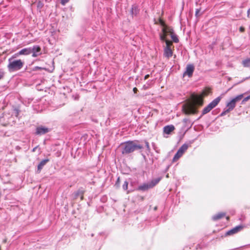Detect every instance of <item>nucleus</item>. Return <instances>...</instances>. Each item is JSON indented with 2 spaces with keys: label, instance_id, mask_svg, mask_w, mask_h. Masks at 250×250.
I'll return each instance as SVG.
<instances>
[{
  "label": "nucleus",
  "instance_id": "obj_18",
  "mask_svg": "<svg viewBox=\"0 0 250 250\" xmlns=\"http://www.w3.org/2000/svg\"><path fill=\"white\" fill-rule=\"evenodd\" d=\"M188 145L187 144H184L179 148L178 150L183 154L188 149Z\"/></svg>",
  "mask_w": 250,
  "mask_h": 250
},
{
  "label": "nucleus",
  "instance_id": "obj_26",
  "mask_svg": "<svg viewBox=\"0 0 250 250\" xmlns=\"http://www.w3.org/2000/svg\"><path fill=\"white\" fill-rule=\"evenodd\" d=\"M158 21H159V22L161 26H162L163 27V28H164V27H167V26L166 25V24H165V21H164L162 19L160 18V19H159V20H158Z\"/></svg>",
  "mask_w": 250,
  "mask_h": 250
},
{
  "label": "nucleus",
  "instance_id": "obj_2",
  "mask_svg": "<svg viewBox=\"0 0 250 250\" xmlns=\"http://www.w3.org/2000/svg\"><path fill=\"white\" fill-rule=\"evenodd\" d=\"M122 147V153L123 154H127L132 153L135 150L141 149L143 146L137 144L135 141H127L122 143L121 145Z\"/></svg>",
  "mask_w": 250,
  "mask_h": 250
},
{
  "label": "nucleus",
  "instance_id": "obj_15",
  "mask_svg": "<svg viewBox=\"0 0 250 250\" xmlns=\"http://www.w3.org/2000/svg\"><path fill=\"white\" fill-rule=\"evenodd\" d=\"M49 160L48 159H46L42 160L38 165V170L40 172L41 169L43 168V166L49 162Z\"/></svg>",
  "mask_w": 250,
  "mask_h": 250
},
{
  "label": "nucleus",
  "instance_id": "obj_3",
  "mask_svg": "<svg viewBox=\"0 0 250 250\" xmlns=\"http://www.w3.org/2000/svg\"><path fill=\"white\" fill-rule=\"evenodd\" d=\"M24 65V62L22 60L8 59V64L7 68L10 72H13L21 70Z\"/></svg>",
  "mask_w": 250,
  "mask_h": 250
},
{
  "label": "nucleus",
  "instance_id": "obj_28",
  "mask_svg": "<svg viewBox=\"0 0 250 250\" xmlns=\"http://www.w3.org/2000/svg\"><path fill=\"white\" fill-rule=\"evenodd\" d=\"M69 0H61V3L62 5H64Z\"/></svg>",
  "mask_w": 250,
  "mask_h": 250
},
{
  "label": "nucleus",
  "instance_id": "obj_35",
  "mask_svg": "<svg viewBox=\"0 0 250 250\" xmlns=\"http://www.w3.org/2000/svg\"><path fill=\"white\" fill-rule=\"evenodd\" d=\"M119 183H120V178H118L117 181H116V185H117V186H119Z\"/></svg>",
  "mask_w": 250,
  "mask_h": 250
},
{
  "label": "nucleus",
  "instance_id": "obj_10",
  "mask_svg": "<svg viewBox=\"0 0 250 250\" xmlns=\"http://www.w3.org/2000/svg\"><path fill=\"white\" fill-rule=\"evenodd\" d=\"M173 55V51L172 48L168 47H164V56L167 59L171 57Z\"/></svg>",
  "mask_w": 250,
  "mask_h": 250
},
{
  "label": "nucleus",
  "instance_id": "obj_8",
  "mask_svg": "<svg viewBox=\"0 0 250 250\" xmlns=\"http://www.w3.org/2000/svg\"><path fill=\"white\" fill-rule=\"evenodd\" d=\"M50 129L48 128L43 126H40L36 128V134L42 135L48 133Z\"/></svg>",
  "mask_w": 250,
  "mask_h": 250
},
{
  "label": "nucleus",
  "instance_id": "obj_14",
  "mask_svg": "<svg viewBox=\"0 0 250 250\" xmlns=\"http://www.w3.org/2000/svg\"><path fill=\"white\" fill-rule=\"evenodd\" d=\"M236 103L233 100H231L227 104V111H230L232 110L235 106Z\"/></svg>",
  "mask_w": 250,
  "mask_h": 250
},
{
  "label": "nucleus",
  "instance_id": "obj_38",
  "mask_svg": "<svg viewBox=\"0 0 250 250\" xmlns=\"http://www.w3.org/2000/svg\"><path fill=\"white\" fill-rule=\"evenodd\" d=\"M149 88V86H147V85L146 86V85H144L143 86V88H144V89H147V88Z\"/></svg>",
  "mask_w": 250,
  "mask_h": 250
},
{
  "label": "nucleus",
  "instance_id": "obj_44",
  "mask_svg": "<svg viewBox=\"0 0 250 250\" xmlns=\"http://www.w3.org/2000/svg\"><path fill=\"white\" fill-rule=\"evenodd\" d=\"M226 219H227V220H229V217H227L226 218Z\"/></svg>",
  "mask_w": 250,
  "mask_h": 250
},
{
  "label": "nucleus",
  "instance_id": "obj_13",
  "mask_svg": "<svg viewBox=\"0 0 250 250\" xmlns=\"http://www.w3.org/2000/svg\"><path fill=\"white\" fill-rule=\"evenodd\" d=\"M175 129L173 125H168L165 126L163 128L164 132L167 134H169Z\"/></svg>",
  "mask_w": 250,
  "mask_h": 250
},
{
  "label": "nucleus",
  "instance_id": "obj_20",
  "mask_svg": "<svg viewBox=\"0 0 250 250\" xmlns=\"http://www.w3.org/2000/svg\"><path fill=\"white\" fill-rule=\"evenodd\" d=\"M170 35H171V38L172 41L174 42L177 43L179 42V39L178 38V37L174 33L173 30H172V32L170 33Z\"/></svg>",
  "mask_w": 250,
  "mask_h": 250
},
{
  "label": "nucleus",
  "instance_id": "obj_16",
  "mask_svg": "<svg viewBox=\"0 0 250 250\" xmlns=\"http://www.w3.org/2000/svg\"><path fill=\"white\" fill-rule=\"evenodd\" d=\"M139 9L138 7L136 5H133L132 6L131 13L133 16H136L139 13Z\"/></svg>",
  "mask_w": 250,
  "mask_h": 250
},
{
  "label": "nucleus",
  "instance_id": "obj_29",
  "mask_svg": "<svg viewBox=\"0 0 250 250\" xmlns=\"http://www.w3.org/2000/svg\"><path fill=\"white\" fill-rule=\"evenodd\" d=\"M249 99H250V95L249 96H247L246 97H245L243 100V101H242V103H244V102H245L247 101H248Z\"/></svg>",
  "mask_w": 250,
  "mask_h": 250
},
{
  "label": "nucleus",
  "instance_id": "obj_25",
  "mask_svg": "<svg viewBox=\"0 0 250 250\" xmlns=\"http://www.w3.org/2000/svg\"><path fill=\"white\" fill-rule=\"evenodd\" d=\"M20 113V110L18 108H15L14 109V112L13 115H14L16 117H18Z\"/></svg>",
  "mask_w": 250,
  "mask_h": 250
},
{
  "label": "nucleus",
  "instance_id": "obj_34",
  "mask_svg": "<svg viewBox=\"0 0 250 250\" xmlns=\"http://www.w3.org/2000/svg\"><path fill=\"white\" fill-rule=\"evenodd\" d=\"M239 30L241 32H243L245 31V28L244 27L241 26L240 27Z\"/></svg>",
  "mask_w": 250,
  "mask_h": 250
},
{
  "label": "nucleus",
  "instance_id": "obj_33",
  "mask_svg": "<svg viewBox=\"0 0 250 250\" xmlns=\"http://www.w3.org/2000/svg\"><path fill=\"white\" fill-rule=\"evenodd\" d=\"M73 97L74 98V99H75V100H79V95H78V94H76V95H74V96H73Z\"/></svg>",
  "mask_w": 250,
  "mask_h": 250
},
{
  "label": "nucleus",
  "instance_id": "obj_31",
  "mask_svg": "<svg viewBox=\"0 0 250 250\" xmlns=\"http://www.w3.org/2000/svg\"><path fill=\"white\" fill-rule=\"evenodd\" d=\"M17 53L13 55L11 58L9 59H12V60H14V59L19 56V55H17Z\"/></svg>",
  "mask_w": 250,
  "mask_h": 250
},
{
  "label": "nucleus",
  "instance_id": "obj_40",
  "mask_svg": "<svg viewBox=\"0 0 250 250\" xmlns=\"http://www.w3.org/2000/svg\"><path fill=\"white\" fill-rule=\"evenodd\" d=\"M37 147H38V146H36L34 148H33L32 150V152H35L36 151V150L37 149Z\"/></svg>",
  "mask_w": 250,
  "mask_h": 250
},
{
  "label": "nucleus",
  "instance_id": "obj_32",
  "mask_svg": "<svg viewBox=\"0 0 250 250\" xmlns=\"http://www.w3.org/2000/svg\"><path fill=\"white\" fill-rule=\"evenodd\" d=\"M229 111H227V109L225 110L224 111H223L221 114V116L225 115L227 113L229 112Z\"/></svg>",
  "mask_w": 250,
  "mask_h": 250
},
{
  "label": "nucleus",
  "instance_id": "obj_39",
  "mask_svg": "<svg viewBox=\"0 0 250 250\" xmlns=\"http://www.w3.org/2000/svg\"><path fill=\"white\" fill-rule=\"evenodd\" d=\"M149 75L148 74L146 75L145 76V78H144V79H145V80H146L147 79H148V77H149Z\"/></svg>",
  "mask_w": 250,
  "mask_h": 250
},
{
  "label": "nucleus",
  "instance_id": "obj_4",
  "mask_svg": "<svg viewBox=\"0 0 250 250\" xmlns=\"http://www.w3.org/2000/svg\"><path fill=\"white\" fill-rule=\"evenodd\" d=\"M160 181V178H157L152 180L151 182L147 183H144L138 187L137 189L141 191H146L153 188Z\"/></svg>",
  "mask_w": 250,
  "mask_h": 250
},
{
  "label": "nucleus",
  "instance_id": "obj_9",
  "mask_svg": "<svg viewBox=\"0 0 250 250\" xmlns=\"http://www.w3.org/2000/svg\"><path fill=\"white\" fill-rule=\"evenodd\" d=\"M41 48L39 45H34L31 48V53H32V56L33 57H36L38 56L40 53Z\"/></svg>",
  "mask_w": 250,
  "mask_h": 250
},
{
  "label": "nucleus",
  "instance_id": "obj_7",
  "mask_svg": "<svg viewBox=\"0 0 250 250\" xmlns=\"http://www.w3.org/2000/svg\"><path fill=\"white\" fill-rule=\"evenodd\" d=\"M172 29L170 27H164L162 29V33L160 34V38L161 41H164L166 40L167 36L168 34L172 32Z\"/></svg>",
  "mask_w": 250,
  "mask_h": 250
},
{
  "label": "nucleus",
  "instance_id": "obj_41",
  "mask_svg": "<svg viewBox=\"0 0 250 250\" xmlns=\"http://www.w3.org/2000/svg\"><path fill=\"white\" fill-rule=\"evenodd\" d=\"M146 146L147 148H149V143L147 142H146Z\"/></svg>",
  "mask_w": 250,
  "mask_h": 250
},
{
  "label": "nucleus",
  "instance_id": "obj_23",
  "mask_svg": "<svg viewBox=\"0 0 250 250\" xmlns=\"http://www.w3.org/2000/svg\"><path fill=\"white\" fill-rule=\"evenodd\" d=\"M164 42H165L166 44V46L165 47H168V48H172V46H173V43L171 41H170L166 39V40H164Z\"/></svg>",
  "mask_w": 250,
  "mask_h": 250
},
{
  "label": "nucleus",
  "instance_id": "obj_24",
  "mask_svg": "<svg viewBox=\"0 0 250 250\" xmlns=\"http://www.w3.org/2000/svg\"><path fill=\"white\" fill-rule=\"evenodd\" d=\"M243 97V95L240 94V95L237 96L233 99H232V100H233L234 102V103H236L237 102L241 100L242 99Z\"/></svg>",
  "mask_w": 250,
  "mask_h": 250
},
{
  "label": "nucleus",
  "instance_id": "obj_37",
  "mask_svg": "<svg viewBox=\"0 0 250 250\" xmlns=\"http://www.w3.org/2000/svg\"><path fill=\"white\" fill-rule=\"evenodd\" d=\"M133 91L134 92V93H136L138 91V89L136 87H134L133 88Z\"/></svg>",
  "mask_w": 250,
  "mask_h": 250
},
{
  "label": "nucleus",
  "instance_id": "obj_11",
  "mask_svg": "<svg viewBox=\"0 0 250 250\" xmlns=\"http://www.w3.org/2000/svg\"><path fill=\"white\" fill-rule=\"evenodd\" d=\"M31 53V48H25L17 53V55H28Z\"/></svg>",
  "mask_w": 250,
  "mask_h": 250
},
{
  "label": "nucleus",
  "instance_id": "obj_6",
  "mask_svg": "<svg viewBox=\"0 0 250 250\" xmlns=\"http://www.w3.org/2000/svg\"><path fill=\"white\" fill-rule=\"evenodd\" d=\"M195 67L193 64H187L185 71L183 73V77L188 76L189 78L192 76Z\"/></svg>",
  "mask_w": 250,
  "mask_h": 250
},
{
  "label": "nucleus",
  "instance_id": "obj_30",
  "mask_svg": "<svg viewBox=\"0 0 250 250\" xmlns=\"http://www.w3.org/2000/svg\"><path fill=\"white\" fill-rule=\"evenodd\" d=\"M4 76V73L3 71H0V80L2 79Z\"/></svg>",
  "mask_w": 250,
  "mask_h": 250
},
{
  "label": "nucleus",
  "instance_id": "obj_1",
  "mask_svg": "<svg viewBox=\"0 0 250 250\" xmlns=\"http://www.w3.org/2000/svg\"><path fill=\"white\" fill-rule=\"evenodd\" d=\"M209 92V89H208L203 91L200 95L192 94L191 98L192 101H189L183 105V111L186 114H196L197 110L195 105H202L203 104V97L207 95Z\"/></svg>",
  "mask_w": 250,
  "mask_h": 250
},
{
  "label": "nucleus",
  "instance_id": "obj_17",
  "mask_svg": "<svg viewBox=\"0 0 250 250\" xmlns=\"http://www.w3.org/2000/svg\"><path fill=\"white\" fill-rule=\"evenodd\" d=\"M225 213L223 212L218 213V214L212 216V219L214 221L218 220L225 216Z\"/></svg>",
  "mask_w": 250,
  "mask_h": 250
},
{
  "label": "nucleus",
  "instance_id": "obj_36",
  "mask_svg": "<svg viewBox=\"0 0 250 250\" xmlns=\"http://www.w3.org/2000/svg\"><path fill=\"white\" fill-rule=\"evenodd\" d=\"M200 12V9H196V12H195V15L196 16H198V13H199Z\"/></svg>",
  "mask_w": 250,
  "mask_h": 250
},
{
  "label": "nucleus",
  "instance_id": "obj_42",
  "mask_svg": "<svg viewBox=\"0 0 250 250\" xmlns=\"http://www.w3.org/2000/svg\"><path fill=\"white\" fill-rule=\"evenodd\" d=\"M188 119H184L183 120V121H184V122L186 123V122L188 121Z\"/></svg>",
  "mask_w": 250,
  "mask_h": 250
},
{
  "label": "nucleus",
  "instance_id": "obj_43",
  "mask_svg": "<svg viewBox=\"0 0 250 250\" xmlns=\"http://www.w3.org/2000/svg\"><path fill=\"white\" fill-rule=\"evenodd\" d=\"M250 12V9H249V10L248 11V13H249Z\"/></svg>",
  "mask_w": 250,
  "mask_h": 250
},
{
  "label": "nucleus",
  "instance_id": "obj_22",
  "mask_svg": "<svg viewBox=\"0 0 250 250\" xmlns=\"http://www.w3.org/2000/svg\"><path fill=\"white\" fill-rule=\"evenodd\" d=\"M242 64L244 67L250 66V58L243 60L242 61Z\"/></svg>",
  "mask_w": 250,
  "mask_h": 250
},
{
  "label": "nucleus",
  "instance_id": "obj_19",
  "mask_svg": "<svg viewBox=\"0 0 250 250\" xmlns=\"http://www.w3.org/2000/svg\"><path fill=\"white\" fill-rule=\"evenodd\" d=\"M83 193H84V191L82 189H80L75 193V197L76 198H77L79 196H81V199L83 200Z\"/></svg>",
  "mask_w": 250,
  "mask_h": 250
},
{
  "label": "nucleus",
  "instance_id": "obj_5",
  "mask_svg": "<svg viewBox=\"0 0 250 250\" xmlns=\"http://www.w3.org/2000/svg\"><path fill=\"white\" fill-rule=\"evenodd\" d=\"M221 100V98L218 97L210 102L207 106L204 108L202 110V115L209 112L213 108L217 106Z\"/></svg>",
  "mask_w": 250,
  "mask_h": 250
},
{
  "label": "nucleus",
  "instance_id": "obj_12",
  "mask_svg": "<svg viewBox=\"0 0 250 250\" xmlns=\"http://www.w3.org/2000/svg\"><path fill=\"white\" fill-rule=\"evenodd\" d=\"M242 229V227L241 226H236V227L233 228L232 229L228 231L226 233V235H230L236 233L238 232L241 229Z\"/></svg>",
  "mask_w": 250,
  "mask_h": 250
},
{
  "label": "nucleus",
  "instance_id": "obj_27",
  "mask_svg": "<svg viewBox=\"0 0 250 250\" xmlns=\"http://www.w3.org/2000/svg\"><path fill=\"white\" fill-rule=\"evenodd\" d=\"M128 184V183L126 181L124 182V183L123 185V188L124 190H126L127 189Z\"/></svg>",
  "mask_w": 250,
  "mask_h": 250
},
{
  "label": "nucleus",
  "instance_id": "obj_21",
  "mask_svg": "<svg viewBox=\"0 0 250 250\" xmlns=\"http://www.w3.org/2000/svg\"><path fill=\"white\" fill-rule=\"evenodd\" d=\"M183 155L181 152L178 150L173 158V161H177Z\"/></svg>",
  "mask_w": 250,
  "mask_h": 250
}]
</instances>
